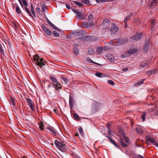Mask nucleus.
Segmentation results:
<instances>
[{
    "instance_id": "f257e3e1",
    "label": "nucleus",
    "mask_w": 158,
    "mask_h": 158,
    "mask_svg": "<svg viewBox=\"0 0 158 158\" xmlns=\"http://www.w3.org/2000/svg\"><path fill=\"white\" fill-rule=\"evenodd\" d=\"M34 58L35 64L37 66H39L40 68H41L42 66L45 65V60L43 58H40L38 55H36Z\"/></svg>"
},
{
    "instance_id": "f03ea898",
    "label": "nucleus",
    "mask_w": 158,
    "mask_h": 158,
    "mask_svg": "<svg viewBox=\"0 0 158 158\" xmlns=\"http://www.w3.org/2000/svg\"><path fill=\"white\" fill-rule=\"evenodd\" d=\"M56 147L62 152H65L67 149L66 146L64 144L56 139L54 142Z\"/></svg>"
},
{
    "instance_id": "7ed1b4c3",
    "label": "nucleus",
    "mask_w": 158,
    "mask_h": 158,
    "mask_svg": "<svg viewBox=\"0 0 158 158\" xmlns=\"http://www.w3.org/2000/svg\"><path fill=\"white\" fill-rule=\"evenodd\" d=\"M143 36V35L141 33L139 34H136L134 36H131L130 39V40L131 41L133 42L136 41L142 38Z\"/></svg>"
},
{
    "instance_id": "20e7f679",
    "label": "nucleus",
    "mask_w": 158,
    "mask_h": 158,
    "mask_svg": "<svg viewBox=\"0 0 158 158\" xmlns=\"http://www.w3.org/2000/svg\"><path fill=\"white\" fill-rule=\"evenodd\" d=\"M120 143L123 147H125L129 144V141L128 139L124 137L121 139Z\"/></svg>"
},
{
    "instance_id": "39448f33",
    "label": "nucleus",
    "mask_w": 158,
    "mask_h": 158,
    "mask_svg": "<svg viewBox=\"0 0 158 158\" xmlns=\"http://www.w3.org/2000/svg\"><path fill=\"white\" fill-rule=\"evenodd\" d=\"M41 27L45 34L49 36H51L52 35V33L51 31L48 29L46 26L43 24H42L41 25Z\"/></svg>"
},
{
    "instance_id": "423d86ee",
    "label": "nucleus",
    "mask_w": 158,
    "mask_h": 158,
    "mask_svg": "<svg viewBox=\"0 0 158 158\" xmlns=\"http://www.w3.org/2000/svg\"><path fill=\"white\" fill-rule=\"evenodd\" d=\"M138 50L135 48V46L133 45H132L130 48L127 50L128 53L129 55H131L132 54L138 52Z\"/></svg>"
},
{
    "instance_id": "0eeeda50",
    "label": "nucleus",
    "mask_w": 158,
    "mask_h": 158,
    "mask_svg": "<svg viewBox=\"0 0 158 158\" xmlns=\"http://www.w3.org/2000/svg\"><path fill=\"white\" fill-rule=\"evenodd\" d=\"M145 139L146 142L148 144H150L151 143H153L154 145L155 146L154 144L156 142H154L155 141V139L152 137H151L149 135H147L145 137Z\"/></svg>"
},
{
    "instance_id": "6e6552de",
    "label": "nucleus",
    "mask_w": 158,
    "mask_h": 158,
    "mask_svg": "<svg viewBox=\"0 0 158 158\" xmlns=\"http://www.w3.org/2000/svg\"><path fill=\"white\" fill-rule=\"evenodd\" d=\"M111 27L110 29V33L111 34H114L118 30V28L114 23L111 24Z\"/></svg>"
},
{
    "instance_id": "1a4fd4ad",
    "label": "nucleus",
    "mask_w": 158,
    "mask_h": 158,
    "mask_svg": "<svg viewBox=\"0 0 158 158\" xmlns=\"http://www.w3.org/2000/svg\"><path fill=\"white\" fill-rule=\"evenodd\" d=\"M26 100L29 104L28 105L31 110L34 111L35 110V106L33 105L32 101L30 99L27 98Z\"/></svg>"
},
{
    "instance_id": "9d476101",
    "label": "nucleus",
    "mask_w": 158,
    "mask_h": 158,
    "mask_svg": "<svg viewBox=\"0 0 158 158\" xmlns=\"http://www.w3.org/2000/svg\"><path fill=\"white\" fill-rule=\"evenodd\" d=\"M46 129L48 130L51 132V133L53 135L56 136L57 135L56 129L52 127H47Z\"/></svg>"
},
{
    "instance_id": "9b49d317",
    "label": "nucleus",
    "mask_w": 158,
    "mask_h": 158,
    "mask_svg": "<svg viewBox=\"0 0 158 158\" xmlns=\"http://www.w3.org/2000/svg\"><path fill=\"white\" fill-rule=\"evenodd\" d=\"M149 60H147L146 61H143L140 64V66L142 68H143L148 66L150 63Z\"/></svg>"
},
{
    "instance_id": "f8f14e48",
    "label": "nucleus",
    "mask_w": 158,
    "mask_h": 158,
    "mask_svg": "<svg viewBox=\"0 0 158 158\" xmlns=\"http://www.w3.org/2000/svg\"><path fill=\"white\" fill-rule=\"evenodd\" d=\"M46 20L47 23H48L51 26V27L53 29L58 31H60V30L59 28H58L54 25L48 19H47Z\"/></svg>"
},
{
    "instance_id": "ddd939ff",
    "label": "nucleus",
    "mask_w": 158,
    "mask_h": 158,
    "mask_svg": "<svg viewBox=\"0 0 158 158\" xmlns=\"http://www.w3.org/2000/svg\"><path fill=\"white\" fill-rule=\"evenodd\" d=\"M74 101L73 98L71 97V95H69V107L71 109H72L74 105Z\"/></svg>"
},
{
    "instance_id": "4468645a",
    "label": "nucleus",
    "mask_w": 158,
    "mask_h": 158,
    "mask_svg": "<svg viewBox=\"0 0 158 158\" xmlns=\"http://www.w3.org/2000/svg\"><path fill=\"white\" fill-rule=\"evenodd\" d=\"M150 113L151 114L153 115L158 116V111H155L153 108H151L149 110Z\"/></svg>"
},
{
    "instance_id": "2eb2a0df",
    "label": "nucleus",
    "mask_w": 158,
    "mask_h": 158,
    "mask_svg": "<svg viewBox=\"0 0 158 158\" xmlns=\"http://www.w3.org/2000/svg\"><path fill=\"white\" fill-rule=\"evenodd\" d=\"M158 3V0H152L150 5L151 8H153V7L156 6Z\"/></svg>"
},
{
    "instance_id": "dca6fc26",
    "label": "nucleus",
    "mask_w": 158,
    "mask_h": 158,
    "mask_svg": "<svg viewBox=\"0 0 158 158\" xmlns=\"http://www.w3.org/2000/svg\"><path fill=\"white\" fill-rule=\"evenodd\" d=\"M52 85L54 86L55 87V89L56 90L61 89L62 88L61 85H60V83L59 82L58 83L56 84L52 83Z\"/></svg>"
},
{
    "instance_id": "f3484780",
    "label": "nucleus",
    "mask_w": 158,
    "mask_h": 158,
    "mask_svg": "<svg viewBox=\"0 0 158 158\" xmlns=\"http://www.w3.org/2000/svg\"><path fill=\"white\" fill-rule=\"evenodd\" d=\"M76 16L78 17L79 19L82 20L84 18V15L80 12H78V14L76 15Z\"/></svg>"
},
{
    "instance_id": "a211bd4d",
    "label": "nucleus",
    "mask_w": 158,
    "mask_h": 158,
    "mask_svg": "<svg viewBox=\"0 0 158 158\" xmlns=\"http://www.w3.org/2000/svg\"><path fill=\"white\" fill-rule=\"evenodd\" d=\"M95 75L99 77H103L106 76V75L105 74L100 73H96Z\"/></svg>"
},
{
    "instance_id": "6ab92c4d",
    "label": "nucleus",
    "mask_w": 158,
    "mask_h": 158,
    "mask_svg": "<svg viewBox=\"0 0 158 158\" xmlns=\"http://www.w3.org/2000/svg\"><path fill=\"white\" fill-rule=\"evenodd\" d=\"M103 23L104 25L108 26L110 24V21L109 19H106L104 20Z\"/></svg>"
},
{
    "instance_id": "aec40b11",
    "label": "nucleus",
    "mask_w": 158,
    "mask_h": 158,
    "mask_svg": "<svg viewBox=\"0 0 158 158\" xmlns=\"http://www.w3.org/2000/svg\"><path fill=\"white\" fill-rule=\"evenodd\" d=\"M149 44L148 43H146L143 46V49L145 51H147L149 48Z\"/></svg>"
},
{
    "instance_id": "412c9836",
    "label": "nucleus",
    "mask_w": 158,
    "mask_h": 158,
    "mask_svg": "<svg viewBox=\"0 0 158 158\" xmlns=\"http://www.w3.org/2000/svg\"><path fill=\"white\" fill-rule=\"evenodd\" d=\"M136 131L138 133H141L143 132V129L140 127L138 126L136 128Z\"/></svg>"
},
{
    "instance_id": "4be33fe9",
    "label": "nucleus",
    "mask_w": 158,
    "mask_h": 158,
    "mask_svg": "<svg viewBox=\"0 0 158 158\" xmlns=\"http://www.w3.org/2000/svg\"><path fill=\"white\" fill-rule=\"evenodd\" d=\"M50 78L51 80L55 83V84L56 83H58V82L57 79L53 76H51L50 77Z\"/></svg>"
},
{
    "instance_id": "5701e85b",
    "label": "nucleus",
    "mask_w": 158,
    "mask_h": 158,
    "mask_svg": "<svg viewBox=\"0 0 158 158\" xmlns=\"http://www.w3.org/2000/svg\"><path fill=\"white\" fill-rule=\"evenodd\" d=\"M73 53L75 55H77L78 54V50L77 48L75 47L73 48Z\"/></svg>"
},
{
    "instance_id": "b1692460",
    "label": "nucleus",
    "mask_w": 158,
    "mask_h": 158,
    "mask_svg": "<svg viewBox=\"0 0 158 158\" xmlns=\"http://www.w3.org/2000/svg\"><path fill=\"white\" fill-rule=\"evenodd\" d=\"M24 9L29 14V16L33 18V16L32 15L31 12L29 9L27 7H25Z\"/></svg>"
},
{
    "instance_id": "393cba45",
    "label": "nucleus",
    "mask_w": 158,
    "mask_h": 158,
    "mask_svg": "<svg viewBox=\"0 0 158 158\" xmlns=\"http://www.w3.org/2000/svg\"><path fill=\"white\" fill-rule=\"evenodd\" d=\"M145 80V79H143L138 81L136 82L135 85H139L141 84H143Z\"/></svg>"
},
{
    "instance_id": "a878e982",
    "label": "nucleus",
    "mask_w": 158,
    "mask_h": 158,
    "mask_svg": "<svg viewBox=\"0 0 158 158\" xmlns=\"http://www.w3.org/2000/svg\"><path fill=\"white\" fill-rule=\"evenodd\" d=\"M102 52V48L101 47H99L97 48V52L98 54H101Z\"/></svg>"
},
{
    "instance_id": "bb28decb",
    "label": "nucleus",
    "mask_w": 158,
    "mask_h": 158,
    "mask_svg": "<svg viewBox=\"0 0 158 158\" xmlns=\"http://www.w3.org/2000/svg\"><path fill=\"white\" fill-rule=\"evenodd\" d=\"M73 34L75 36H80L79 30L74 31L73 32Z\"/></svg>"
},
{
    "instance_id": "cd10ccee",
    "label": "nucleus",
    "mask_w": 158,
    "mask_h": 158,
    "mask_svg": "<svg viewBox=\"0 0 158 158\" xmlns=\"http://www.w3.org/2000/svg\"><path fill=\"white\" fill-rule=\"evenodd\" d=\"M88 53L89 54H93L94 53V52L93 49L90 48L89 49Z\"/></svg>"
},
{
    "instance_id": "c85d7f7f",
    "label": "nucleus",
    "mask_w": 158,
    "mask_h": 158,
    "mask_svg": "<svg viewBox=\"0 0 158 158\" xmlns=\"http://www.w3.org/2000/svg\"><path fill=\"white\" fill-rule=\"evenodd\" d=\"M12 24L11 25L15 29H16L17 28L18 24L16 23H13L12 22Z\"/></svg>"
},
{
    "instance_id": "c756f323",
    "label": "nucleus",
    "mask_w": 158,
    "mask_h": 158,
    "mask_svg": "<svg viewBox=\"0 0 158 158\" xmlns=\"http://www.w3.org/2000/svg\"><path fill=\"white\" fill-rule=\"evenodd\" d=\"M74 2L77 5L80 6V7H82L83 6V5L80 2L74 1Z\"/></svg>"
},
{
    "instance_id": "7c9ffc66",
    "label": "nucleus",
    "mask_w": 158,
    "mask_h": 158,
    "mask_svg": "<svg viewBox=\"0 0 158 158\" xmlns=\"http://www.w3.org/2000/svg\"><path fill=\"white\" fill-rule=\"evenodd\" d=\"M0 52L2 55H5L4 51L2 48V46L1 44H0Z\"/></svg>"
},
{
    "instance_id": "2f4dec72",
    "label": "nucleus",
    "mask_w": 158,
    "mask_h": 158,
    "mask_svg": "<svg viewBox=\"0 0 158 158\" xmlns=\"http://www.w3.org/2000/svg\"><path fill=\"white\" fill-rule=\"evenodd\" d=\"M93 17L94 15L92 13H90V14H89L88 16L89 20H92L93 19Z\"/></svg>"
},
{
    "instance_id": "473e14b6",
    "label": "nucleus",
    "mask_w": 158,
    "mask_h": 158,
    "mask_svg": "<svg viewBox=\"0 0 158 158\" xmlns=\"http://www.w3.org/2000/svg\"><path fill=\"white\" fill-rule=\"evenodd\" d=\"M39 128L41 130H42L43 129V127H44L43 122H41L40 123H39Z\"/></svg>"
},
{
    "instance_id": "72a5a7b5",
    "label": "nucleus",
    "mask_w": 158,
    "mask_h": 158,
    "mask_svg": "<svg viewBox=\"0 0 158 158\" xmlns=\"http://www.w3.org/2000/svg\"><path fill=\"white\" fill-rule=\"evenodd\" d=\"M81 2L86 4H89L90 3V1L88 0H81Z\"/></svg>"
},
{
    "instance_id": "f704fd0d",
    "label": "nucleus",
    "mask_w": 158,
    "mask_h": 158,
    "mask_svg": "<svg viewBox=\"0 0 158 158\" xmlns=\"http://www.w3.org/2000/svg\"><path fill=\"white\" fill-rule=\"evenodd\" d=\"M15 10L16 12L18 14H19L21 13V11L19 7L18 6H17L16 8L15 9Z\"/></svg>"
},
{
    "instance_id": "c9c22d12",
    "label": "nucleus",
    "mask_w": 158,
    "mask_h": 158,
    "mask_svg": "<svg viewBox=\"0 0 158 158\" xmlns=\"http://www.w3.org/2000/svg\"><path fill=\"white\" fill-rule=\"evenodd\" d=\"M12 8L14 10L15 8H16L17 6H18V4L16 3H12Z\"/></svg>"
},
{
    "instance_id": "e433bc0d",
    "label": "nucleus",
    "mask_w": 158,
    "mask_h": 158,
    "mask_svg": "<svg viewBox=\"0 0 158 158\" xmlns=\"http://www.w3.org/2000/svg\"><path fill=\"white\" fill-rule=\"evenodd\" d=\"M110 141L115 146L118 147V145L115 143V142L113 140L111 139V138L110 139Z\"/></svg>"
},
{
    "instance_id": "4c0bfd02",
    "label": "nucleus",
    "mask_w": 158,
    "mask_h": 158,
    "mask_svg": "<svg viewBox=\"0 0 158 158\" xmlns=\"http://www.w3.org/2000/svg\"><path fill=\"white\" fill-rule=\"evenodd\" d=\"M61 78L64 82L66 83H68L69 81L66 77H62Z\"/></svg>"
},
{
    "instance_id": "58836bf2",
    "label": "nucleus",
    "mask_w": 158,
    "mask_h": 158,
    "mask_svg": "<svg viewBox=\"0 0 158 158\" xmlns=\"http://www.w3.org/2000/svg\"><path fill=\"white\" fill-rule=\"evenodd\" d=\"M80 36L86 34V32L85 31L80 30L79 31Z\"/></svg>"
},
{
    "instance_id": "ea45409f",
    "label": "nucleus",
    "mask_w": 158,
    "mask_h": 158,
    "mask_svg": "<svg viewBox=\"0 0 158 158\" xmlns=\"http://www.w3.org/2000/svg\"><path fill=\"white\" fill-rule=\"evenodd\" d=\"M130 16H129L125 18L124 20V23H127L128 21L130 20Z\"/></svg>"
},
{
    "instance_id": "a19ab883",
    "label": "nucleus",
    "mask_w": 158,
    "mask_h": 158,
    "mask_svg": "<svg viewBox=\"0 0 158 158\" xmlns=\"http://www.w3.org/2000/svg\"><path fill=\"white\" fill-rule=\"evenodd\" d=\"M85 25L87 27H90L93 25V23L90 22H86Z\"/></svg>"
},
{
    "instance_id": "79ce46f5",
    "label": "nucleus",
    "mask_w": 158,
    "mask_h": 158,
    "mask_svg": "<svg viewBox=\"0 0 158 158\" xmlns=\"http://www.w3.org/2000/svg\"><path fill=\"white\" fill-rule=\"evenodd\" d=\"M107 83L110 85H114V82L111 80H109L107 81Z\"/></svg>"
},
{
    "instance_id": "37998d69",
    "label": "nucleus",
    "mask_w": 158,
    "mask_h": 158,
    "mask_svg": "<svg viewBox=\"0 0 158 158\" xmlns=\"http://www.w3.org/2000/svg\"><path fill=\"white\" fill-rule=\"evenodd\" d=\"M53 34L56 37H59L60 36V34L55 31H54L53 32Z\"/></svg>"
},
{
    "instance_id": "c03bdc74",
    "label": "nucleus",
    "mask_w": 158,
    "mask_h": 158,
    "mask_svg": "<svg viewBox=\"0 0 158 158\" xmlns=\"http://www.w3.org/2000/svg\"><path fill=\"white\" fill-rule=\"evenodd\" d=\"M72 155L73 158H81L78 155L74 153H73Z\"/></svg>"
},
{
    "instance_id": "a18cd8bd",
    "label": "nucleus",
    "mask_w": 158,
    "mask_h": 158,
    "mask_svg": "<svg viewBox=\"0 0 158 158\" xmlns=\"http://www.w3.org/2000/svg\"><path fill=\"white\" fill-rule=\"evenodd\" d=\"M142 119L143 121H144L145 119L146 113L144 112L142 115Z\"/></svg>"
},
{
    "instance_id": "49530a36",
    "label": "nucleus",
    "mask_w": 158,
    "mask_h": 158,
    "mask_svg": "<svg viewBox=\"0 0 158 158\" xmlns=\"http://www.w3.org/2000/svg\"><path fill=\"white\" fill-rule=\"evenodd\" d=\"M73 116L76 119H78L79 118V117L78 115L76 113H74L73 114Z\"/></svg>"
},
{
    "instance_id": "de8ad7c7",
    "label": "nucleus",
    "mask_w": 158,
    "mask_h": 158,
    "mask_svg": "<svg viewBox=\"0 0 158 158\" xmlns=\"http://www.w3.org/2000/svg\"><path fill=\"white\" fill-rule=\"evenodd\" d=\"M9 101L11 102H12L13 104V105L15 104V100L12 97L10 98Z\"/></svg>"
},
{
    "instance_id": "09e8293b",
    "label": "nucleus",
    "mask_w": 158,
    "mask_h": 158,
    "mask_svg": "<svg viewBox=\"0 0 158 158\" xmlns=\"http://www.w3.org/2000/svg\"><path fill=\"white\" fill-rule=\"evenodd\" d=\"M23 1V4L24 5H25V6H27V3L25 0H22Z\"/></svg>"
},
{
    "instance_id": "8fccbe9b",
    "label": "nucleus",
    "mask_w": 158,
    "mask_h": 158,
    "mask_svg": "<svg viewBox=\"0 0 158 158\" xmlns=\"http://www.w3.org/2000/svg\"><path fill=\"white\" fill-rule=\"evenodd\" d=\"M42 10L43 11L45 12L46 6H45V5L44 4L42 6Z\"/></svg>"
},
{
    "instance_id": "3c124183",
    "label": "nucleus",
    "mask_w": 158,
    "mask_h": 158,
    "mask_svg": "<svg viewBox=\"0 0 158 158\" xmlns=\"http://www.w3.org/2000/svg\"><path fill=\"white\" fill-rule=\"evenodd\" d=\"M30 10L31 12L34 11L32 4L31 3L30 6Z\"/></svg>"
},
{
    "instance_id": "603ef678",
    "label": "nucleus",
    "mask_w": 158,
    "mask_h": 158,
    "mask_svg": "<svg viewBox=\"0 0 158 158\" xmlns=\"http://www.w3.org/2000/svg\"><path fill=\"white\" fill-rule=\"evenodd\" d=\"M108 133L109 136L110 137V136L112 135L111 131L110 129H108Z\"/></svg>"
},
{
    "instance_id": "864d4df0",
    "label": "nucleus",
    "mask_w": 158,
    "mask_h": 158,
    "mask_svg": "<svg viewBox=\"0 0 158 158\" xmlns=\"http://www.w3.org/2000/svg\"><path fill=\"white\" fill-rule=\"evenodd\" d=\"M82 128L81 127H79L78 129L79 132L81 134H82Z\"/></svg>"
},
{
    "instance_id": "5fc2aeb1",
    "label": "nucleus",
    "mask_w": 158,
    "mask_h": 158,
    "mask_svg": "<svg viewBox=\"0 0 158 158\" xmlns=\"http://www.w3.org/2000/svg\"><path fill=\"white\" fill-rule=\"evenodd\" d=\"M111 125L109 123H108L106 125V127L108 129H110V127Z\"/></svg>"
},
{
    "instance_id": "6e6d98bb",
    "label": "nucleus",
    "mask_w": 158,
    "mask_h": 158,
    "mask_svg": "<svg viewBox=\"0 0 158 158\" xmlns=\"http://www.w3.org/2000/svg\"><path fill=\"white\" fill-rule=\"evenodd\" d=\"M74 12L76 15L78 14V12H79V11H77V10L75 9H73L72 10Z\"/></svg>"
},
{
    "instance_id": "4d7b16f0",
    "label": "nucleus",
    "mask_w": 158,
    "mask_h": 158,
    "mask_svg": "<svg viewBox=\"0 0 158 158\" xmlns=\"http://www.w3.org/2000/svg\"><path fill=\"white\" fill-rule=\"evenodd\" d=\"M36 11L39 14L40 12V10L39 8L37 7L36 8Z\"/></svg>"
},
{
    "instance_id": "13d9d810",
    "label": "nucleus",
    "mask_w": 158,
    "mask_h": 158,
    "mask_svg": "<svg viewBox=\"0 0 158 158\" xmlns=\"http://www.w3.org/2000/svg\"><path fill=\"white\" fill-rule=\"evenodd\" d=\"M151 23L153 26L155 25V21L154 20H152L151 21Z\"/></svg>"
},
{
    "instance_id": "bf43d9fd",
    "label": "nucleus",
    "mask_w": 158,
    "mask_h": 158,
    "mask_svg": "<svg viewBox=\"0 0 158 158\" xmlns=\"http://www.w3.org/2000/svg\"><path fill=\"white\" fill-rule=\"evenodd\" d=\"M128 68H124L122 69V70L123 72L127 71L128 70Z\"/></svg>"
},
{
    "instance_id": "052dcab7",
    "label": "nucleus",
    "mask_w": 158,
    "mask_h": 158,
    "mask_svg": "<svg viewBox=\"0 0 158 158\" xmlns=\"http://www.w3.org/2000/svg\"><path fill=\"white\" fill-rule=\"evenodd\" d=\"M66 6L67 8L68 9H70L71 8V6H70L68 4H66Z\"/></svg>"
},
{
    "instance_id": "680f3d73",
    "label": "nucleus",
    "mask_w": 158,
    "mask_h": 158,
    "mask_svg": "<svg viewBox=\"0 0 158 158\" xmlns=\"http://www.w3.org/2000/svg\"><path fill=\"white\" fill-rule=\"evenodd\" d=\"M21 6L23 7V4L21 0H18Z\"/></svg>"
},
{
    "instance_id": "e2e57ef3",
    "label": "nucleus",
    "mask_w": 158,
    "mask_h": 158,
    "mask_svg": "<svg viewBox=\"0 0 158 158\" xmlns=\"http://www.w3.org/2000/svg\"><path fill=\"white\" fill-rule=\"evenodd\" d=\"M54 111L55 113L56 114H57V113L58 112V111L56 109H54L53 110Z\"/></svg>"
},
{
    "instance_id": "0e129e2a",
    "label": "nucleus",
    "mask_w": 158,
    "mask_h": 158,
    "mask_svg": "<svg viewBox=\"0 0 158 158\" xmlns=\"http://www.w3.org/2000/svg\"><path fill=\"white\" fill-rule=\"evenodd\" d=\"M33 15L35 17H36V15H35V11H33L32 12H31Z\"/></svg>"
},
{
    "instance_id": "69168bd1",
    "label": "nucleus",
    "mask_w": 158,
    "mask_h": 158,
    "mask_svg": "<svg viewBox=\"0 0 158 158\" xmlns=\"http://www.w3.org/2000/svg\"><path fill=\"white\" fill-rule=\"evenodd\" d=\"M154 145H155V146H156L158 147V143H155Z\"/></svg>"
},
{
    "instance_id": "338daca9",
    "label": "nucleus",
    "mask_w": 158,
    "mask_h": 158,
    "mask_svg": "<svg viewBox=\"0 0 158 158\" xmlns=\"http://www.w3.org/2000/svg\"><path fill=\"white\" fill-rule=\"evenodd\" d=\"M106 137L107 138H108L109 140H110V139H111V136H110V137L108 135H106Z\"/></svg>"
},
{
    "instance_id": "774afa93",
    "label": "nucleus",
    "mask_w": 158,
    "mask_h": 158,
    "mask_svg": "<svg viewBox=\"0 0 158 158\" xmlns=\"http://www.w3.org/2000/svg\"><path fill=\"white\" fill-rule=\"evenodd\" d=\"M125 25H124V27L125 28H126L127 27V23H125Z\"/></svg>"
}]
</instances>
